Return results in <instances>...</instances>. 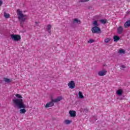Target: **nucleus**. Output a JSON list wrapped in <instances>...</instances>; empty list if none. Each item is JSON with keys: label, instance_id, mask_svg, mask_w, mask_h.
<instances>
[{"label": "nucleus", "instance_id": "cd10ccee", "mask_svg": "<svg viewBox=\"0 0 130 130\" xmlns=\"http://www.w3.org/2000/svg\"><path fill=\"white\" fill-rule=\"evenodd\" d=\"M35 23H36V26H39V24H39V22H36Z\"/></svg>", "mask_w": 130, "mask_h": 130}, {"label": "nucleus", "instance_id": "f257e3e1", "mask_svg": "<svg viewBox=\"0 0 130 130\" xmlns=\"http://www.w3.org/2000/svg\"><path fill=\"white\" fill-rule=\"evenodd\" d=\"M16 97L19 99H14L12 100L14 104L18 107V108H26V105L24 104L23 102V100L22 99V95L20 94H16L15 95Z\"/></svg>", "mask_w": 130, "mask_h": 130}, {"label": "nucleus", "instance_id": "9d476101", "mask_svg": "<svg viewBox=\"0 0 130 130\" xmlns=\"http://www.w3.org/2000/svg\"><path fill=\"white\" fill-rule=\"evenodd\" d=\"M69 114H70V116L71 117H76V111H70Z\"/></svg>", "mask_w": 130, "mask_h": 130}, {"label": "nucleus", "instance_id": "4468645a", "mask_svg": "<svg viewBox=\"0 0 130 130\" xmlns=\"http://www.w3.org/2000/svg\"><path fill=\"white\" fill-rule=\"evenodd\" d=\"M122 93H123V91L121 89H119L116 92V93L118 96H121V95H122Z\"/></svg>", "mask_w": 130, "mask_h": 130}, {"label": "nucleus", "instance_id": "423d86ee", "mask_svg": "<svg viewBox=\"0 0 130 130\" xmlns=\"http://www.w3.org/2000/svg\"><path fill=\"white\" fill-rule=\"evenodd\" d=\"M68 85L70 89H75V87H76V83L74 81L69 82Z\"/></svg>", "mask_w": 130, "mask_h": 130}, {"label": "nucleus", "instance_id": "20e7f679", "mask_svg": "<svg viewBox=\"0 0 130 130\" xmlns=\"http://www.w3.org/2000/svg\"><path fill=\"white\" fill-rule=\"evenodd\" d=\"M91 31L93 34L95 33L99 34V33H101V29L98 26H93L91 28Z\"/></svg>", "mask_w": 130, "mask_h": 130}, {"label": "nucleus", "instance_id": "6ab92c4d", "mask_svg": "<svg viewBox=\"0 0 130 130\" xmlns=\"http://www.w3.org/2000/svg\"><path fill=\"white\" fill-rule=\"evenodd\" d=\"M100 22H101V23H102V24H106V23H107V20L101 19V20H100Z\"/></svg>", "mask_w": 130, "mask_h": 130}, {"label": "nucleus", "instance_id": "f8f14e48", "mask_svg": "<svg viewBox=\"0 0 130 130\" xmlns=\"http://www.w3.org/2000/svg\"><path fill=\"white\" fill-rule=\"evenodd\" d=\"M3 79L4 82H5V83H7L8 84H9V83H11L12 82V80L7 78L6 77H4Z\"/></svg>", "mask_w": 130, "mask_h": 130}, {"label": "nucleus", "instance_id": "9b49d317", "mask_svg": "<svg viewBox=\"0 0 130 130\" xmlns=\"http://www.w3.org/2000/svg\"><path fill=\"white\" fill-rule=\"evenodd\" d=\"M51 24H48L46 29L48 31V33L51 34Z\"/></svg>", "mask_w": 130, "mask_h": 130}, {"label": "nucleus", "instance_id": "f3484780", "mask_svg": "<svg viewBox=\"0 0 130 130\" xmlns=\"http://www.w3.org/2000/svg\"><path fill=\"white\" fill-rule=\"evenodd\" d=\"M78 95L79 96V98H80V99H83V98H84V95H83V92H82V91H79L78 92Z\"/></svg>", "mask_w": 130, "mask_h": 130}, {"label": "nucleus", "instance_id": "aec40b11", "mask_svg": "<svg viewBox=\"0 0 130 130\" xmlns=\"http://www.w3.org/2000/svg\"><path fill=\"white\" fill-rule=\"evenodd\" d=\"M4 17L5 18H6V19H8L9 18H10V14H7L6 12H4Z\"/></svg>", "mask_w": 130, "mask_h": 130}, {"label": "nucleus", "instance_id": "dca6fc26", "mask_svg": "<svg viewBox=\"0 0 130 130\" xmlns=\"http://www.w3.org/2000/svg\"><path fill=\"white\" fill-rule=\"evenodd\" d=\"M92 25L94 27H98V26H99V24H98L97 20L93 21Z\"/></svg>", "mask_w": 130, "mask_h": 130}, {"label": "nucleus", "instance_id": "bb28decb", "mask_svg": "<svg viewBox=\"0 0 130 130\" xmlns=\"http://www.w3.org/2000/svg\"><path fill=\"white\" fill-rule=\"evenodd\" d=\"M3 5V1H0V7Z\"/></svg>", "mask_w": 130, "mask_h": 130}, {"label": "nucleus", "instance_id": "1a4fd4ad", "mask_svg": "<svg viewBox=\"0 0 130 130\" xmlns=\"http://www.w3.org/2000/svg\"><path fill=\"white\" fill-rule=\"evenodd\" d=\"M123 32V27L120 26L118 28H117V32L118 34H121Z\"/></svg>", "mask_w": 130, "mask_h": 130}, {"label": "nucleus", "instance_id": "f03ea898", "mask_svg": "<svg viewBox=\"0 0 130 130\" xmlns=\"http://www.w3.org/2000/svg\"><path fill=\"white\" fill-rule=\"evenodd\" d=\"M18 18L19 20L20 21V25L21 26H23V23L26 21V17H27V15H24L22 13V11L20 10V9H18L17 11Z\"/></svg>", "mask_w": 130, "mask_h": 130}, {"label": "nucleus", "instance_id": "393cba45", "mask_svg": "<svg viewBox=\"0 0 130 130\" xmlns=\"http://www.w3.org/2000/svg\"><path fill=\"white\" fill-rule=\"evenodd\" d=\"M81 3H87V2H89L90 0H79Z\"/></svg>", "mask_w": 130, "mask_h": 130}, {"label": "nucleus", "instance_id": "5701e85b", "mask_svg": "<svg viewBox=\"0 0 130 130\" xmlns=\"http://www.w3.org/2000/svg\"><path fill=\"white\" fill-rule=\"evenodd\" d=\"M93 42H95V40H92V39H90L88 41V43H93Z\"/></svg>", "mask_w": 130, "mask_h": 130}, {"label": "nucleus", "instance_id": "c85d7f7f", "mask_svg": "<svg viewBox=\"0 0 130 130\" xmlns=\"http://www.w3.org/2000/svg\"><path fill=\"white\" fill-rule=\"evenodd\" d=\"M0 83H2V81L0 80Z\"/></svg>", "mask_w": 130, "mask_h": 130}, {"label": "nucleus", "instance_id": "a878e982", "mask_svg": "<svg viewBox=\"0 0 130 130\" xmlns=\"http://www.w3.org/2000/svg\"><path fill=\"white\" fill-rule=\"evenodd\" d=\"M121 68L122 69H125L126 67H125V66L124 65H122V66H121Z\"/></svg>", "mask_w": 130, "mask_h": 130}, {"label": "nucleus", "instance_id": "b1692460", "mask_svg": "<svg viewBox=\"0 0 130 130\" xmlns=\"http://www.w3.org/2000/svg\"><path fill=\"white\" fill-rule=\"evenodd\" d=\"M119 53H125V51L123 49H120L119 51Z\"/></svg>", "mask_w": 130, "mask_h": 130}, {"label": "nucleus", "instance_id": "2eb2a0df", "mask_svg": "<svg viewBox=\"0 0 130 130\" xmlns=\"http://www.w3.org/2000/svg\"><path fill=\"white\" fill-rule=\"evenodd\" d=\"M120 39V38L117 36H114V41L115 42H117V41H118Z\"/></svg>", "mask_w": 130, "mask_h": 130}, {"label": "nucleus", "instance_id": "a211bd4d", "mask_svg": "<svg viewBox=\"0 0 130 130\" xmlns=\"http://www.w3.org/2000/svg\"><path fill=\"white\" fill-rule=\"evenodd\" d=\"M19 112L20 113L24 114L26 113V109H25L24 108H22L19 110Z\"/></svg>", "mask_w": 130, "mask_h": 130}, {"label": "nucleus", "instance_id": "6e6552de", "mask_svg": "<svg viewBox=\"0 0 130 130\" xmlns=\"http://www.w3.org/2000/svg\"><path fill=\"white\" fill-rule=\"evenodd\" d=\"M130 27V19L127 20L124 24V28H129Z\"/></svg>", "mask_w": 130, "mask_h": 130}, {"label": "nucleus", "instance_id": "412c9836", "mask_svg": "<svg viewBox=\"0 0 130 130\" xmlns=\"http://www.w3.org/2000/svg\"><path fill=\"white\" fill-rule=\"evenodd\" d=\"M64 123H66V124H70V123H72V120H66L64 121Z\"/></svg>", "mask_w": 130, "mask_h": 130}, {"label": "nucleus", "instance_id": "4be33fe9", "mask_svg": "<svg viewBox=\"0 0 130 130\" xmlns=\"http://www.w3.org/2000/svg\"><path fill=\"white\" fill-rule=\"evenodd\" d=\"M109 41H110V38H106L105 40V42H106V43H108Z\"/></svg>", "mask_w": 130, "mask_h": 130}, {"label": "nucleus", "instance_id": "ddd939ff", "mask_svg": "<svg viewBox=\"0 0 130 130\" xmlns=\"http://www.w3.org/2000/svg\"><path fill=\"white\" fill-rule=\"evenodd\" d=\"M74 24L76 23V24H81V20H79L78 18H75L73 21Z\"/></svg>", "mask_w": 130, "mask_h": 130}, {"label": "nucleus", "instance_id": "39448f33", "mask_svg": "<svg viewBox=\"0 0 130 130\" xmlns=\"http://www.w3.org/2000/svg\"><path fill=\"white\" fill-rule=\"evenodd\" d=\"M11 38L14 41H19V40H21V36L20 35L12 34L11 35Z\"/></svg>", "mask_w": 130, "mask_h": 130}, {"label": "nucleus", "instance_id": "c756f323", "mask_svg": "<svg viewBox=\"0 0 130 130\" xmlns=\"http://www.w3.org/2000/svg\"><path fill=\"white\" fill-rule=\"evenodd\" d=\"M0 106H1V104H0Z\"/></svg>", "mask_w": 130, "mask_h": 130}, {"label": "nucleus", "instance_id": "7ed1b4c3", "mask_svg": "<svg viewBox=\"0 0 130 130\" xmlns=\"http://www.w3.org/2000/svg\"><path fill=\"white\" fill-rule=\"evenodd\" d=\"M62 100V97L58 96L56 99L54 100L51 99V102L46 104L45 107L46 108H48V107H52L54 105V103H57V102L60 101V100Z\"/></svg>", "mask_w": 130, "mask_h": 130}, {"label": "nucleus", "instance_id": "0eeeda50", "mask_svg": "<svg viewBox=\"0 0 130 130\" xmlns=\"http://www.w3.org/2000/svg\"><path fill=\"white\" fill-rule=\"evenodd\" d=\"M107 73V71L106 70H103L99 72L98 75L99 76L102 77L103 76H105V75H106Z\"/></svg>", "mask_w": 130, "mask_h": 130}]
</instances>
